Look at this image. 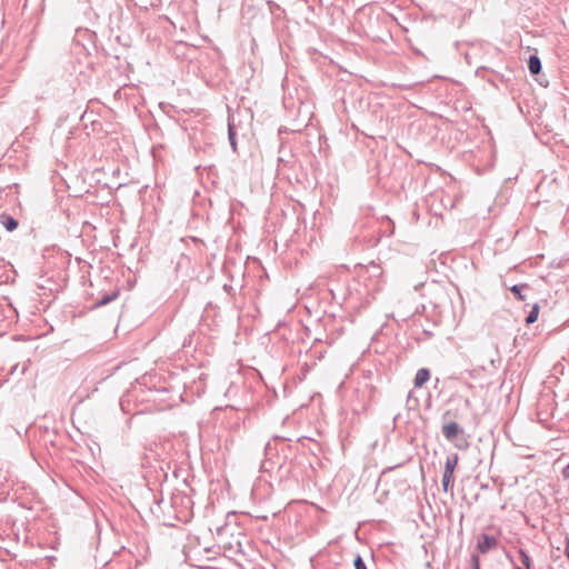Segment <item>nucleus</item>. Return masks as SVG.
Here are the masks:
<instances>
[{"mask_svg":"<svg viewBox=\"0 0 569 569\" xmlns=\"http://www.w3.org/2000/svg\"><path fill=\"white\" fill-rule=\"evenodd\" d=\"M449 415H450V411H446V413L443 415V418H446Z\"/></svg>","mask_w":569,"mask_h":569,"instance_id":"nucleus-18","label":"nucleus"},{"mask_svg":"<svg viewBox=\"0 0 569 569\" xmlns=\"http://www.w3.org/2000/svg\"><path fill=\"white\" fill-rule=\"evenodd\" d=\"M119 297V290L116 289L110 293L103 295L100 299L97 300L94 307H102L108 305L109 302L116 300Z\"/></svg>","mask_w":569,"mask_h":569,"instance_id":"nucleus-8","label":"nucleus"},{"mask_svg":"<svg viewBox=\"0 0 569 569\" xmlns=\"http://www.w3.org/2000/svg\"><path fill=\"white\" fill-rule=\"evenodd\" d=\"M429 379L430 371L427 368L419 369L415 377V387L421 388Z\"/></svg>","mask_w":569,"mask_h":569,"instance_id":"nucleus-7","label":"nucleus"},{"mask_svg":"<svg viewBox=\"0 0 569 569\" xmlns=\"http://www.w3.org/2000/svg\"><path fill=\"white\" fill-rule=\"evenodd\" d=\"M526 289H529V284H527V283H519V284H513L510 287V291L515 295V297L519 301L526 300L527 297H526V295L522 293V291Z\"/></svg>","mask_w":569,"mask_h":569,"instance_id":"nucleus-9","label":"nucleus"},{"mask_svg":"<svg viewBox=\"0 0 569 569\" xmlns=\"http://www.w3.org/2000/svg\"><path fill=\"white\" fill-rule=\"evenodd\" d=\"M0 224L7 230V231H13L18 228V220L14 219L12 216L2 213L0 214Z\"/></svg>","mask_w":569,"mask_h":569,"instance_id":"nucleus-5","label":"nucleus"},{"mask_svg":"<svg viewBox=\"0 0 569 569\" xmlns=\"http://www.w3.org/2000/svg\"><path fill=\"white\" fill-rule=\"evenodd\" d=\"M353 566L355 569H368L362 557L359 553H357L353 559Z\"/></svg>","mask_w":569,"mask_h":569,"instance_id":"nucleus-13","label":"nucleus"},{"mask_svg":"<svg viewBox=\"0 0 569 569\" xmlns=\"http://www.w3.org/2000/svg\"><path fill=\"white\" fill-rule=\"evenodd\" d=\"M363 273L368 276L369 283L366 287L370 291H379L381 289L382 269L379 264L371 263L363 268Z\"/></svg>","mask_w":569,"mask_h":569,"instance_id":"nucleus-2","label":"nucleus"},{"mask_svg":"<svg viewBox=\"0 0 569 569\" xmlns=\"http://www.w3.org/2000/svg\"><path fill=\"white\" fill-rule=\"evenodd\" d=\"M441 431L442 436L450 442L457 441L459 438H461V443H455L458 449H466L468 447V442L463 438L465 431L456 421H449L445 423L441 428Z\"/></svg>","mask_w":569,"mask_h":569,"instance_id":"nucleus-1","label":"nucleus"},{"mask_svg":"<svg viewBox=\"0 0 569 569\" xmlns=\"http://www.w3.org/2000/svg\"><path fill=\"white\" fill-rule=\"evenodd\" d=\"M565 555L569 559V538L566 539Z\"/></svg>","mask_w":569,"mask_h":569,"instance_id":"nucleus-16","label":"nucleus"},{"mask_svg":"<svg viewBox=\"0 0 569 569\" xmlns=\"http://www.w3.org/2000/svg\"><path fill=\"white\" fill-rule=\"evenodd\" d=\"M83 1H84V2H87V3H89V2H90V0H83Z\"/></svg>","mask_w":569,"mask_h":569,"instance_id":"nucleus-20","label":"nucleus"},{"mask_svg":"<svg viewBox=\"0 0 569 569\" xmlns=\"http://www.w3.org/2000/svg\"><path fill=\"white\" fill-rule=\"evenodd\" d=\"M539 310H540V307L538 303H535L531 307V310L529 311V313L527 315L526 320H525L527 325H532L533 322L537 321L538 316H539Z\"/></svg>","mask_w":569,"mask_h":569,"instance_id":"nucleus-10","label":"nucleus"},{"mask_svg":"<svg viewBox=\"0 0 569 569\" xmlns=\"http://www.w3.org/2000/svg\"><path fill=\"white\" fill-rule=\"evenodd\" d=\"M236 137H237L236 129H234L233 124L231 122H229L228 123V138H229L230 146L234 152L237 151V138Z\"/></svg>","mask_w":569,"mask_h":569,"instance_id":"nucleus-11","label":"nucleus"},{"mask_svg":"<svg viewBox=\"0 0 569 569\" xmlns=\"http://www.w3.org/2000/svg\"><path fill=\"white\" fill-rule=\"evenodd\" d=\"M498 546V540L490 535L481 533L478 538L477 549L480 553H487Z\"/></svg>","mask_w":569,"mask_h":569,"instance_id":"nucleus-3","label":"nucleus"},{"mask_svg":"<svg viewBox=\"0 0 569 569\" xmlns=\"http://www.w3.org/2000/svg\"><path fill=\"white\" fill-rule=\"evenodd\" d=\"M471 563H472V569H481L480 568V563H479V557L478 555H472L471 556Z\"/></svg>","mask_w":569,"mask_h":569,"instance_id":"nucleus-15","label":"nucleus"},{"mask_svg":"<svg viewBox=\"0 0 569 569\" xmlns=\"http://www.w3.org/2000/svg\"><path fill=\"white\" fill-rule=\"evenodd\" d=\"M515 569H522V568H521V567H519V566H516V567H515Z\"/></svg>","mask_w":569,"mask_h":569,"instance_id":"nucleus-19","label":"nucleus"},{"mask_svg":"<svg viewBox=\"0 0 569 569\" xmlns=\"http://www.w3.org/2000/svg\"><path fill=\"white\" fill-rule=\"evenodd\" d=\"M458 461H459L458 453H450L446 459L445 471H443L442 477H448V478L453 479V472L458 465Z\"/></svg>","mask_w":569,"mask_h":569,"instance_id":"nucleus-4","label":"nucleus"},{"mask_svg":"<svg viewBox=\"0 0 569 569\" xmlns=\"http://www.w3.org/2000/svg\"><path fill=\"white\" fill-rule=\"evenodd\" d=\"M453 479L448 477H442V489L445 492H448L453 487Z\"/></svg>","mask_w":569,"mask_h":569,"instance_id":"nucleus-14","label":"nucleus"},{"mask_svg":"<svg viewBox=\"0 0 569 569\" xmlns=\"http://www.w3.org/2000/svg\"><path fill=\"white\" fill-rule=\"evenodd\" d=\"M565 477H569V462L568 466L563 469Z\"/></svg>","mask_w":569,"mask_h":569,"instance_id":"nucleus-17","label":"nucleus"},{"mask_svg":"<svg viewBox=\"0 0 569 569\" xmlns=\"http://www.w3.org/2000/svg\"><path fill=\"white\" fill-rule=\"evenodd\" d=\"M519 555L525 568L531 569V558L529 557V555L523 549H519Z\"/></svg>","mask_w":569,"mask_h":569,"instance_id":"nucleus-12","label":"nucleus"},{"mask_svg":"<svg viewBox=\"0 0 569 569\" xmlns=\"http://www.w3.org/2000/svg\"><path fill=\"white\" fill-rule=\"evenodd\" d=\"M528 69L530 71V73L533 76H537L541 72L542 64H541V60L538 56L532 54L529 57Z\"/></svg>","mask_w":569,"mask_h":569,"instance_id":"nucleus-6","label":"nucleus"}]
</instances>
